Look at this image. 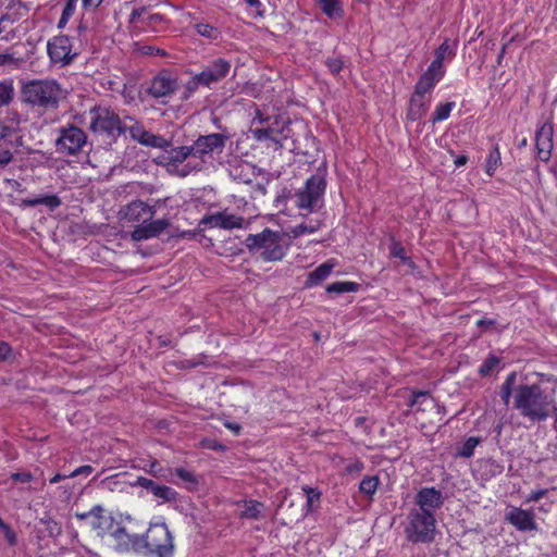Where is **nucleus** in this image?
<instances>
[{
  "label": "nucleus",
  "instance_id": "obj_61",
  "mask_svg": "<svg viewBox=\"0 0 557 557\" xmlns=\"http://www.w3.org/2000/svg\"><path fill=\"white\" fill-rule=\"evenodd\" d=\"M548 493V490L547 488H541V490H535V491H532L527 500L528 502H539L541 498H543L544 496H546Z\"/></svg>",
  "mask_w": 557,
  "mask_h": 557
},
{
  "label": "nucleus",
  "instance_id": "obj_63",
  "mask_svg": "<svg viewBox=\"0 0 557 557\" xmlns=\"http://www.w3.org/2000/svg\"><path fill=\"white\" fill-rule=\"evenodd\" d=\"M12 480L15 482L27 483L32 481L33 475L29 472H16L11 475Z\"/></svg>",
  "mask_w": 557,
  "mask_h": 557
},
{
  "label": "nucleus",
  "instance_id": "obj_9",
  "mask_svg": "<svg viewBox=\"0 0 557 557\" xmlns=\"http://www.w3.org/2000/svg\"><path fill=\"white\" fill-rule=\"evenodd\" d=\"M227 140L228 136L222 133L200 135L194 140L193 145H190L194 158L205 163L208 159H211L214 153H222Z\"/></svg>",
  "mask_w": 557,
  "mask_h": 557
},
{
  "label": "nucleus",
  "instance_id": "obj_55",
  "mask_svg": "<svg viewBox=\"0 0 557 557\" xmlns=\"http://www.w3.org/2000/svg\"><path fill=\"white\" fill-rule=\"evenodd\" d=\"M302 491L307 496V506L309 508L312 506L313 502H319L321 494L317 488H312L306 485L302 487Z\"/></svg>",
  "mask_w": 557,
  "mask_h": 557
},
{
  "label": "nucleus",
  "instance_id": "obj_13",
  "mask_svg": "<svg viewBox=\"0 0 557 557\" xmlns=\"http://www.w3.org/2000/svg\"><path fill=\"white\" fill-rule=\"evenodd\" d=\"M48 54L53 63L66 65L76 53L72 52V42L67 36H58L48 42Z\"/></svg>",
  "mask_w": 557,
  "mask_h": 557
},
{
  "label": "nucleus",
  "instance_id": "obj_4",
  "mask_svg": "<svg viewBox=\"0 0 557 557\" xmlns=\"http://www.w3.org/2000/svg\"><path fill=\"white\" fill-rule=\"evenodd\" d=\"M65 92L54 79L32 81L23 88L25 101L45 109H54Z\"/></svg>",
  "mask_w": 557,
  "mask_h": 557
},
{
  "label": "nucleus",
  "instance_id": "obj_17",
  "mask_svg": "<svg viewBox=\"0 0 557 557\" xmlns=\"http://www.w3.org/2000/svg\"><path fill=\"white\" fill-rule=\"evenodd\" d=\"M176 89V78L168 71H161L152 78L147 91L154 98H162L172 95Z\"/></svg>",
  "mask_w": 557,
  "mask_h": 557
},
{
  "label": "nucleus",
  "instance_id": "obj_22",
  "mask_svg": "<svg viewBox=\"0 0 557 557\" xmlns=\"http://www.w3.org/2000/svg\"><path fill=\"white\" fill-rule=\"evenodd\" d=\"M115 542V547L120 552H128L136 545V535H132L127 532L125 527H122L119 522H115L114 528L109 533Z\"/></svg>",
  "mask_w": 557,
  "mask_h": 557
},
{
  "label": "nucleus",
  "instance_id": "obj_7",
  "mask_svg": "<svg viewBox=\"0 0 557 557\" xmlns=\"http://www.w3.org/2000/svg\"><path fill=\"white\" fill-rule=\"evenodd\" d=\"M141 543L146 548V555L151 557H172L174 544L172 535L164 522L151 523L141 535Z\"/></svg>",
  "mask_w": 557,
  "mask_h": 557
},
{
  "label": "nucleus",
  "instance_id": "obj_41",
  "mask_svg": "<svg viewBox=\"0 0 557 557\" xmlns=\"http://www.w3.org/2000/svg\"><path fill=\"white\" fill-rule=\"evenodd\" d=\"M24 60L20 57H16L13 52H3L0 53V66H5L9 69H18Z\"/></svg>",
  "mask_w": 557,
  "mask_h": 557
},
{
  "label": "nucleus",
  "instance_id": "obj_18",
  "mask_svg": "<svg viewBox=\"0 0 557 557\" xmlns=\"http://www.w3.org/2000/svg\"><path fill=\"white\" fill-rule=\"evenodd\" d=\"M244 218L227 213L216 212L213 214L205 215L200 224L209 225L210 227H220L223 230L242 228L244 224Z\"/></svg>",
  "mask_w": 557,
  "mask_h": 557
},
{
  "label": "nucleus",
  "instance_id": "obj_42",
  "mask_svg": "<svg viewBox=\"0 0 557 557\" xmlns=\"http://www.w3.org/2000/svg\"><path fill=\"white\" fill-rule=\"evenodd\" d=\"M78 0H67L59 20L58 27L64 28L76 11Z\"/></svg>",
  "mask_w": 557,
  "mask_h": 557
},
{
  "label": "nucleus",
  "instance_id": "obj_53",
  "mask_svg": "<svg viewBox=\"0 0 557 557\" xmlns=\"http://www.w3.org/2000/svg\"><path fill=\"white\" fill-rule=\"evenodd\" d=\"M100 511H103V507L100 505L94 506L89 511L86 512H76L75 517L79 521L89 520V522L92 520L94 516L98 515Z\"/></svg>",
  "mask_w": 557,
  "mask_h": 557
},
{
  "label": "nucleus",
  "instance_id": "obj_47",
  "mask_svg": "<svg viewBox=\"0 0 557 557\" xmlns=\"http://www.w3.org/2000/svg\"><path fill=\"white\" fill-rule=\"evenodd\" d=\"M206 359H207V356L200 355V356H197V357H195L193 359L180 360L178 362H176V367L178 369H182V370L193 369V368H196L198 366L207 364L206 363Z\"/></svg>",
  "mask_w": 557,
  "mask_h": 557
},
{
  "label": "nucleus",
  "instance_id": "obj_15",
  "mask_svg": "<svg viewBox=\"0 0 557 557\" xmlns=\"http://www.w3.org/2000/svg\"><path fill=\"white\" fill-rule=\"evenodd\" d=\"M166 154H162L156 158L158 164H162L166 168L168 172L178 171V166L182 165L189 157L194 158L193 149L190 146H180L165 150Z\"/></svg>",
  "mask_w": 557,
  "mask_h": 557
},
{
  "label": "nucleus",
  "instance_id": "obj_30",
  "mask_svg": "<svg viewBox=\"0 0 557 557\" xmlns=\"http://www.w3.org/2000/svg\"><path fill=\"white\" fill-rule=\"evenodd\" d=\"M389 255L391 257L398 258L404 264H407L410 268H414V262L410 257L406 255V250L403 244L394 238L389 245Z\"/></svg>",
  "mask_w": 557,
  "mask_h": 557
},
{
  "label": "nucleus",
  "instance_id": "obj_58",
  "mask_svg": "<svg viewBox=\"0 0 557 557\" xmlns=\"http://www.w3.org/2000/svg\"><path fill=\"white\" fill-rule=\"evenodd\" d=\"M199 86H202V83L198 82V74L193 76V78L186 84V94L185 98H188L191 94H194Z\"/></svg>",
  "mask_w": 557,
  "mask_h": 557
},
{
  "label": "nucleus",
  "instance_id": "obj_33",
  "mask_svg": "<svg viewBox=\"0 0 557 557\" xmlns=\"http://www.w3.org/2000/svg\"><path fill=\"white\" fill-rule=\"evenodd\" d=\"M456 54V44L449 39H445L435 51V60L444 62L445 58L453 59Z\"/></svg>",
  "mask_w": 557,
  "mask_h": 557
},
{
  "label": "nucleus",
  "instance_id": "obj_24",
  "mask_svg": "<svg viewBox=\"0 0 557 557\" xmlns=\"http://www.w3.org/2000/svg\"><path fill=\"white\" fill-rule=\"evenodd\" d=\"M169 225L170 221L165 218L158 220L144 219L141 221V239L159 236Z\"/></svg>",
  "mask_w": 557,
  "mask_h": 557
},
{
  "label": "nucleus",
  "instance_id": "obj_59",
  "mask_svg": "<svg viewBox=\"0 0 557 557\" xmlns=\"http://www.w3.org/2000/svg\"><path fill=\"white\" fill-rule=\"evenodd\" d=\"M13 160V153L3 147H0V168L7 166Z\"/></svg>",
  "mask_w": 557,
  "mask_h": 557
},
{
  "label": "nucleus",
  "instance_id": "obj_49",
  "mask_svg": "<svg viewBox=\"0 0 557 557\" xmlns=\"http://www.w3.org/2000/svg\"><path fill=\"white\" fill-rule=\"evenodd\" d=\"M14 89L9 83H0V108L9 104L13 98Z\"/></svg>",
  "mask_w": 557,
  "mask_h": 557
},
{
  "label": "nucleus",
  "instance_id": "obj_20",
  "mask_svg": "<svg viewBox=\"0 0 557 557\" xmlns=\"http://www.w3.org/2000/svg\"><path fill=\"white\" fill-rule=\"evenodd\" d=\"M141 488L147 490L157 499L158 504L176 502L178 499V493L166 485L158 484L157 482L141 476Z\"/></svg>",
  "mask_w": 557,
  "mask_h": 557
},
{
  "label": "nucleus",
  "instance_id": "obj_35",
  "mask_svg": "<svg viewBox=\"0 0 557 557\" xmlns=\"http://www.w3.org/2000/svg\"><path fill=\"white\" fill-rule=\"evenodd\" d=\"M482 442L480 437H469L460 447L457 448L456 456L461 458H470L474 454L475 447Z\"/></svg>",
  "mask_w": 557,
  "mask_h": 557
},
{
  "label": "nucleus",
  "instance_id": "obj_8",
  "mask_svg": "<svg viewBox=\"0 0 557 557\" xmlns=\"http://www.w3.org/2000/svg\"><path fill=\"white\" fill-rule=\"evenodd\" d=\"M90 129L104 138H114L122 133L119 116L108 108L97 107L90 110Z\"/></svg>",
  "mask_w": 557,
  "mask_h": 557
},
{
  "label": "nucleus",
  "instance_id": "obj_46",
  "mask_svg": "<svg viewBox=\"0 0 557 557\" xmlns=\"http://www.w3.org/2000/svg\"><path fill=\"white\" fill-rule=\"evenodd\" d=\"M202 170V163L197 162L193 163L191 161H188L187 163L183 164L182 166H178V171H170L171 174H176L180 177H185L189 175L193 172H199Z\"/></svg>",
  "mask_w": 557,
  "mask_h": 557
},
{
  "label": "nucleus",
  "instance_id": "obj_54",
  "mask_svg": "<svg viewBox=\"0 0 557 557\" xmlns=\"http://www.w3.org/2000/svg\"><path fill=\"white\" fill-rule=\"evenodd\" d=\"M325 65L332 74L337 75L342 71L344 62L341 58H330L325 61Z\"/></svg>",
  "mask_w": 557,
  "mask_h": 557
},
{
  "label": "nucleus",
  "instance_id": "obj_60",
  "mask_svg": "<svg viewBox=\"0 0 557 557\" xmlns=\"http://www.w3.org/2000/svg\"><path fill=\"white\" fill-rule=\"evenodd\" d=\"M94 471V468L89 465H86V466H82V467H78L76 468L74 471H72L70 474H69V478H76L78 475H89L91 472Z\"/></svg>",
  "mask_w": 557,
  "mask_h": 557
},
{
  "label": "nucleus",
  "instance_id": "obj_31",
  "mask_svg": "<svg viewBox=\"0 0 557 557\" xmlns=\"http://www.w3.org/2000/svg\"><path fill=\"white\" fill-rule=\"evenodd\" d=\"M437 82L436 79H434L433 77H429L428 75H424L422 74L416 86H414V94H418L419 96H424L426 97V95H430L431 91L434 89V87L436 86Z\"/></svg>",
  "mask_w": 557,
  "mask_h": 557
},
{
  "label": "nucleus",
  "instance_id": "obj_38",
  "mask_svg": "<svg viewBox=\"0 0 557 557\" xmlns=\"http://www.w3.org/2000/svg\"><path fill=\"white\" fill-rule=\"evenodd\" d=\"M195 29L198 35H200L207 39H210V40H216L221 37L220 29L212 26L211 24H208V23H203V22L197 23L195 25Z\"/></svg>",
  "mask_w": 557,
  "mask_h": 557
},
{
  "label": "nucleus",
  "instance_id": "obj_51",
  "mask_svg": "<svg viewBox=\"0 0 557 557\" xmlns=\"http://www.w3.org/2000/svg\"><path fill=\"white\" fill-rule=\"evenodd\" d=\"M141 55L168 57V52L162 48L154 47L141 41Z\"/></svg>",
  "mask_w": 557,
  "mask_h": 557
},
{
  "label": "nucleus",
  "instance_id": "obj_10",
  "mask_svg": "<svg viewBox=\"0 0 557 557\" xmlns=\"http://www.w3.org/2000/svg\"><path fill=\"white\" fill-rule=\"evenodd\" d=\"M87 144L85 132L74 125L59 128V137L55 140L58 151L74 156Z\"/></svg>",
  "mask_w": 557,
  "mask_h": 557
},
{
  "label": "nucleus",
  "instance_id": "obj_57",
  "mask_svg": "<svg viewBox=\"0 0 557 557\" xmlns=\"http://www.w3.org/2000/svg\"><path fill=\"white\" fill-rule=\"evenodd\" d=\"M292 196V193L289 189L287 188H282L278 193H277V196L275 198V205L276 207H281V206H286V202L287 200L289 199V197Z\"/></svg>",
  "mask_w": 557,
  "mask_h": 557
},
{
  "label": "nucleus",
  "instance_id": "obj_16",
  "mask_svg": "<svg viewBox=\"0 0 557 557\" xmlns=\"http://www.w3.org/2000/svg\"><path fill=\"white\" fill-rule=\"evenodd\" d=\"M554 127L552 122H544L535 133V147L537 157L542 161H548L553 150Z\"/></svg>",
  "mask_w": 557,
  "mask_h": 557
},
{
  "label": "nucleus",
  "instance_id": "obj_2",
  "mask_svg": "<svg viewBox=\"0 0 557 557\" xmlns=\"http://www.w3.org/2000/svg\"><path fill=\"white\" fill-rule=\"evenodd\" d=\"M258 122L260 126L251 127L250 133L253 139L265 143L268 148L274 150L284 146V140L288 137L289 121L282 115L264 116L260 110H257L253 123Z\"/></svg>",
  "mask_w": 557,
  "mask_h": 557
},
{
  "label": "nucleus",
  "instance_id": "obj_43",
  "mask_svg": "<svg viewBox=\"0 0 557 557\" xmlns=\"http://www.w3.org/2000/svg\"><path fill=\"white\" fill-rule=\"evenodd\" d=\"M379 485V478L377 476H366L362 479L359 485V491L363 493L367 496H372Z\"/></svg>",
  "mask_w": 557,
  "mask_h": 557
},
{
  "label": "nucleus",
  "instance_id": "obj_37",
  "mask_svg": "<svg viewBox=\"0 0 557 557\" xmlns=\"http://www.w3.org/2000/svg\"><path fill=\"white\" fill-rule=\"evenodd\" d=\"M517 373L511 372L507 375L505 382L500 387V397L505 405L509 404L510 397H513V385L516 383Z\"/></svg>",
  "mask_w": 557,
  "mask_h": 557
},
{
  "label": "nucleus",
  "instance_id": "obj_48",
  "mask_svg": "<svg viewBox=\"0 0 557 557\" xmlns=\"http://www.w3.org/2000/svg\"><path fill=\"white\" fill-rule=\"evenodd\" d=\"M499 358L494 356V355H490L484 361L483 363L480 366L479 368V373L482 375V376H487L492 373V371L495 369V367L499 363Z\"/></svg>",
  "mask_w": 557,
  "mask_h": 557
},
{
  "label": "nucleus",
  "instance_id": "obj_6",
  "mask_svg": "<svg viewBox=\"0 0 557 557\" xmlns=\"http://www.w3.org/2000/svg\"><path fill=\"white\" fill-rule=\"evenodd\" d=\"M436 519L434 513L421 512L411 508L405 524L406 539L411 543H431L434 541Z\"/></svg>",
  "mask_w": 557,
  "mask_h": 557
},
{
  "label": "nucleus",
  "instance_id": "obj_32",
  "mask_svg": "<svg viewBox=\"0 0 557 557\" xmlns=\"http://www.w3.org/2000/svg\"><path fill=\"white\" fill-rule=\"evenodd\" d=\"M360 285L356 282H335L326 286L329 294L356 293Z\"/></svg>",
  "mask_w": 557,
  "mask_h": 557
},
{
  "label": "nucleus",
  "instance_id": "obj_26",
  "mask_svg": "<svg viewBox=\"0 0 557 557\" xmlns=\"http://www.w3.org/2000/svg\"><path fill=\"white\" fill-rule=\"evenodd\" d=\"M115 522V519L111 515H106L103 510L94 516L90 521V525L99 536L103 537L109 535L112 528H114Z\"/></svg>",
  "mask_w": 557,
  "mask_h": 557
},
{
  "label": "nucleus",
  "instance_id": "obj_27",
  "mask_svg": "<svg viewBox=\"0 0 557 557\" xmlns=\"http://www.w3.org/2000/svg\"><path fill=\"white\" fill-rule=\"evenodd\" d=\"M322 222L320 220H310L308 223L304 222L298 225L292 226L287 231L290 238H298L304 234H313L320 230Z\"/></svg>",
  "mask_w": 557,
  "mask_h": 557
},
{
  "label": "nucleus",
  "instance_id": "obj_23",
  "mask_svg": "<svg viewBox=\"0 0 557 557\" xmlns=\"http://www.w3.org/2000/svg\"><path fill=\"white\" fill-rule=\"evenodd\" d=\"M429 104L430 100L426 97L413 92L409 100L406 119L411 122L420 120L426 114Z\"/></svg>",
  "mask_w": 557,
  "mask_h": 557
},
{
  "label": "nucleus",
  "instance_id": "obj_14",
  "mask_svg": "<svg viewBox=\"0 0 557 557\" xmlns=\"http://www.w3.org/2000/svg\"><path fill=\"white\" fill-rule=\"evenodd\" d=\"M230 70L231 63L227 60L215 59L198 74V82L202 83V86L210 87L225 78Z\"/></svg>",
  "mask_w": 557,
  "mask_h": 557
},
{
  "label": "nucleus",
  "instance_id": "obj_39",
  "mask_svg": "<svg viewBox=\"0 0 557 557\" xmlns=\"http://www.w3.org/2000/svg\"><path fill=\"white\" fill-rule=\"evenodd\" d=\"M500 165V152L497 146L488 153L485 162V172L492 176Z\"/></svg>",
  "mask_w": 557,
  "mask_h": 557
},
{
  "label": "nucleus",
  "instance_id": "obj_12",
  "mask_svg": "<svg viewBox=\"0 0 557 557\" xmlns=\"http://www.w3.org/2000/svg\"><path fill=\"white\" fill-rule=\"evenodd\" d=\"M413 509L421 512L434 513L444 504V497L440 490L435 487H422L414 496Z\"/></svg>",
  "mask_w": 557,
  "mask_h": 557
},
{
  "label": "nucleus",
  "instance_id": "obj_44",
  "mask_svg": "<svg viewBox=\"0 0 557 557\" xmlns=\"http://www.w3.org/2000/svg\"><path fill=\"white\" fill-rule=\"evenodd\" d=\"M165 206V199H158L152 205L148 201H141V216L148 215L147 219H152L157 210Z\"/></svg>",
  "mask_w": 557,
  "mask_h": 557
},
{
  "label": "nucleus",
  "instance_id": "obj_11",
  "mask_svg": "<svg viewBox=\"0 0 557 557\" xmlns=\"http://www.w3.org/2000/svg\"><path fill=\"white\" fill-rule=\"evenodd\" d=\"M407 406L410 412L416 417V420H426L429 417L438 413V405L430 392L426 391H410Z\"/></svg>",
  "mask_w": 557,
  "mask_h": 557
},
{
  "label": "nucleus",
  "instance_id": "obj_5",
  "mask_svg": "<svg viewBox=\"0 0 557 557\" xmlns=\"http://www.w3.org/2000/svg\"><path fill=\"white\" fill-rule=\"evenodd\" d=\"M326 189V171L319 169L305 183V186L296 191L295 205L307 213L313 212L323 205V196Z\"/></svg>",
  "mask_w": 557,
  "mask_h": 557
},
{
  "label": "nucleus",
  "instance_id": "obj_52",
  "mask_svg": "<svg viewBox=\"0 0 557 557\" xmlns=\"http://www.w3.org/2000/svg\"><path fill=\"white\" fill-rule=\"evenodd\" d=\"M39 198V205L48 207L50 210H54L61 206L62 201L57 195H47Z\"/></svg>",
  "mask_w": 557,
  "mask_h": 557
},
{
  "label": "nucleus",
  "instance_id": "obj_3",
  "mask_svg": "<svg viewBox=\"0 0 557 557\" xmlns=\"http://www.w3.org/2000/svg\"><path fill=\"white\" fill-rule=\"evenodd\" d=\"M282 238L281 233L264 228L261 233L249 234L245 245L251 255L265 262H275L282 260L287 252V247L282 245Z\"/></svg>",
  "mask_w": 557,
  "mask_h": 557
},
{
  "label": "nucleus",
  "instance_id": "obj_28",
  "mask_svg": "<svg viewBox=\"0 0 557 557\" xmlns=\"http://www.w3.org/2000/svg\"><path fill=\"white\" fill-rule=\"evenodd\" d=\"M321 11L332 20L343 18L344 9L341 0H319Z\"/></svg>",
  "mask_w": 557,
  "mask_h": 557
},
{
  "label": "nucleus",
  "instance_id": "obj_19",
  "mask_svg": "<svg viewBox=\"0 0 557 557\" xmlns=\"http://www.w3.org/2000/svg\"><path fill=\"white\" fill-rule=\"evenodd\" d=\"M505 520L512 524L519 531H534L537 524L534 520L532 512L523 510L518 507H512L505 515Z\"/></svg>",
  "mask_w": 557,
  "mask_h": 557
},
{
  "label": "nucleus",
  "instance_id": "obj_25",
  "mask_svg": "<svg viewBox=\"0 0 557 557\" xmlns=\"http://www.w3.org/2000/svg\"><path fill=\"white\" fill-rule=\"evenodd\" d=\"M334 267L335 263L331 260L320 264L317 269H314L308 274L307 280L305 282V287L311 288L322 283L324 280L329 277Z\"/></svg>",
  "mask_w": 557,
  "mask_h": 557
},
{
  "label": "nucleus",
  "instance_id": "obj_64",
  "mask_svg": "<svg viewBox=\"0 0 557 557\" xmlns=\"http://www.w3.org/2000/svg\"><path fill=\"white\" fill-rule=\"evenodd\" d=\"M14 129L5 124H2L0 122V140L11 136L13 134Z\"/></svg>",
  "mask_w": 557,
  "mask_h": 557
},
{
  "label": "nucleus",
  "instance_id": "obj_56",
  "mask_svg": "<svg viewBox=\"0 0 557 557\" xmlns=\"http://www.w3.org/2000/svg\"><path fill=\"white\" fill-rule=\"evenodd\" d=\"M0 530L9 545L13 546L16 544V534L7 523L2 522V524H0Z\"/></svg>",
  "mask_w": 557,
  "mask_h": 557
},
{
  "label": "nucleus",
  "instance_id": "obj_29",
  "mask_svg": "<svg viewBox=\"0 0 557 557\" xmlns=\"http://www.w3.org/2000/svg\"><path fill=\"white\" fill-rule=\"evenodd\" d=\"M172 143L160 135L152 134L148 131L141 129V146H148L152 148H159L166 150L170 148Z\"/></svg>",
  "mask_w": 557,
  "mask_h": 557
},
{
  "label": "nucleus",
  "instance_id": "obj_40",
  "mask_svg": "<svg viewBox=\"0 0 557 557\" xmlns=\"http://www.w3.org/2000/svg\"><path fill=\"white\" fill-rule=\"evenodd\" d=\"M175 475L187 484L188 490H195L199 483L197 475L193 471L186 470L184 468H176Z\"/></svg>",
  "mask_w": 557,
  "mask_h": 557
},
{
  "label": "nucleus",
  "instance_id": "obj_50",
  "mask_svg": "<svg viewBox=\"0 0 557 557\" xmlns=\"http://www.w3.org/2000/svg\"><path fill=\"white\" fill-rule=\"evenodd\" d=\"M262 504L258 502H250L247 504L243 516L250 519H257L259 518L261 513Z\"/></svg>",
  "mask_w": 557,
  "mask_h": 557
},
{
  "label": "nucleus",
  "instance_id": "obj_1",
  "mask_svg": "<svg viewBox=\"0 0 557 557\" xmlns=\"http://www.w3.org/2000/svg\"><path fill=\"white\" fill-rule=\"evenodd\" d=\"M555 399L539 383L519 384L513 389V408L531 422H542L550 417Z\"/></svg>",
  "mask_w": 557,
  "mask_h": 557
},
{
  "label": "nucleus",
  "instance_id": "obj_62",
  "mask_svg": "<svg viewBox=\"0 0 557 557\" xmlns=\"http://www.w3.org/2000/svg\"><path fill=\"white\" fill-rule=\"evenodd\" d=\"M141 469H144L146 472L154 475V476H158L159 473L161 472L162 468L159 463L158 460H152L149 465V468L147 469L146 466L141 467Z\"/></svg>",
  "mask_w": 557,
  "mask_h": 557
},
{
  "label": "nucleus",
  "instance_id": "obj_21",
  "mask_svg": "<svg viewBox=\"0 0 557 557\" xmlns=\"http://www.w3.org/2000/svg\"><path fill=\"white\" fill-rule=\"evenodd\" d=\"M253 169V165L249 162L234 158L228 161L227 171L234 181L243 184H250L255 176Z\"/></svg>",
  "mask_w": 557,
  "mask_h": 557
},
{
  "label": "nucleus",
  "instance_id": "obj_34",
  "mask_svg": "<svg viewBox=\"0 0 557 557\" xmlns=\"http://www.w3.org/2000/svg\"><path fill=\"white\" fill-rule=\"evenodd\" d=\"M164 18L161 14H149L141 8V33L147 32L149 28L151 30H157V25L163 23Z\"/></svg>",
  "mask_w": 557,
  "mask_h": 557
},
{
  "label": "nucleus",
  "instance_id": "obj_36",
  "mask_svg": "<svg viewBox=\"0 0 557 557\" xmlns=\"http://www.w3.org/2000/svg\"><path fill=\"white\" fill-rule=\"evenodd\" d=\"M455 106L456 103L454 101L442 102L437 104L431 117L432 123H437L447 120Z\"/></svg>",
  "mask_w": 557,
  "mask_h": 557
},
{
  "label": "nucleus",
  "instance_id": "obj_45",
  "mask_svg": "<svg viewBox=\"0 0 557 557\" xmlns=\"http://www.w3.org/2000/svg\"><path fill=\"white\" fill-rule=\"evenodd\" d=\"M423 74L433 77L438 83L445 74V69L442 62L434 59Z\"/></svg>",
  "mask_w": 557,
  "mask_h": 557
}]
</instances>
